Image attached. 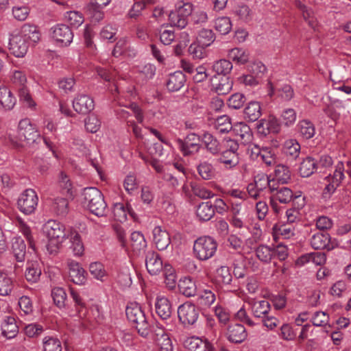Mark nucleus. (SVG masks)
<instances>
[{"instance_id": "58", "label": "nucleus", "mask_w": 351, "mask_h": 351, "mask_svg": "<svg viewBox=\"0 0 351 351\" xmlns=\"http://www.w3.org/2000/svg\"><path fill=\"white\" fill-rule=\"evenodd\" d=\"M295 5L302 12L304 19L308 22L312 28H315L316 19L314 17L313 12L300 1H295Z\"/></svg>"}, {"instance_id": "15", "label": "nucleus", "mask_w": 351, "mask_h": 351, "mask_svg": "<svg viewBox=\"0 0 351 351\" xmlns=\"http://www.w3.org/2000/svg\"><path fill=\"white\" fill-rule=\"evenodd\" d=\"M237 137V141L241 144L247 145L251 143L253 139L252 130L248 125L243 122H238L233 125L232 128Z\"/></svg>"}, {"instance_id": "55", "label": "nucleus", "mask_w": 351, "mask_h": 351, "mask_svg": "<svg viewBox=\"0 0 351 351\" xmlns=\"http://www.w3.org/2000/svg\"><path fill=\"white\" fill-rule=\"evenodd\" d=\"M292 86L288 84H281L276 90V96L283 101H289L294 97Z\"/></svg>"}, {"instance_id": "28", "label": "nucleus", "mask_w": 351, "mask_h": 351, "mask_svg": "<svg viewBox=\"0 0 351 351\" xmlns=\"http://www.w3.org/2000/svg\"><path fill=\"white\" fill-rule=\"evenodd\" d=\"M71 245L70 248L75 256L80 257L84 254V246L80 234L71 230L69 234Z\"/></svg>"}, {"instance_id": "2", "label": "nucleus", "mask_w": 351, "mask_h": 351, "mask_svg": "<svg viewBox=\"0 0 351 351\" xmlns=\"http://www.w3.org/2000/svg\"><path fill=\"white\" fill-rule=\"evenodd\" d=\"M43 230L49 240L47 248L51 252L56 250L69 238V233L66 232L64 225L56 220L47 221L44 224Z\"/></svg>"}, {"instance_id": "35", "label": "nucleus", "mask_w": 351, "mask_h": 351, "mask_svg": "<svg viewBox=\"0 0 351 351\" xmlns=\"http://www.w3.org/2000/svg\"><path fill=\"white\" fill-rule=\"evenodd\" d=\"M180 293L186 297L194 296L197 291L195 282L190 277L182 278L178 283Z\"/></svg>"}, {"instance_id": "27", "label": "nucleus", "mask_w": 351, "mask_h": 351, "mask_svg": "<svg viewBox=\"0 0 351 351\" xmlns=\"http://www.w3.org/2000/svg\"><path fill=\"white\" fill-rule=\"evenodd\" d=\"M326 261V256L325 253L321 252H311L301 256L298 263L302 265L312 263L315 265H322Z\"/></svg>"}, {"instance_id": "53", "label": "nucleus", "mask_w": 351, "mask_h": 351, "mask_svg": "<svg viewBox=\"0 0 351 351\" xmlns=\"http://www.w3.org/2000/svg\"><path fill=\"white\" fill-rule=\"evenodd\" d=\"M123 97L119 95L117 97V103L121 106H124L126 108H129L132 110L134 116L135 117L136 121L139 123H143L144 121V116L141 108L136 104H126L123 101Z\"/></svg>"}, {"instance_id": "30", "label": "nucleus", "mask_w": 351, "mask_h": 351, "mask_svg": "<svg viewBox=\"0 0 351 351\" xmlns=\"http://www.w3.org/2000/svg\"><path fill=\"white\" fill-rule=\"evenodd\" d=\"M215 215V208L210 202L200 203L196 209V215L200 221H208Z\"/></svg>"}, {"instance_id": "5", "label": "nucleus", "mask_w": 351, "mask_h": 351, "mask_svg": "<svg viewBox=\"0 0 351 351\" xmlns=\"http://www.w3.org/2000/svg\"><path fill=\"white\" fill-rule=\"evenodd\" d=\"M218 244L214 238L210 236L199 237L194 241L193 255L201 261H207L214 256Z\"/></svg>"}, {"instance_id": "37", "label": "nucleus", "mask_w": 351, "mask_h": 351, "mask_svg": "<svg viewBox=\"0 0 351 351\" xmlns=\"http://www.w3.org/2000/svg\"><path fill=\"white\" fill-rule=\"evenodd\" d=\"M261 106L258 101H250L244 109L245 118L250 121H255L261 116Z\"/></svg>"}, {"instance_id": "12", "label": "nucleus", "mask_w": 351, "mask_h": 351, "mask_svg": "<svg viewBox=\"0 0 351 351\" xmlns=\"http://www.w3.org/2000/svg\"><path fill=\"white\" fill-rule=\"evenodd\" d=\"M66 266L69 269V278L78 285H84L86 281V271L76 261L71 258L66 260Z\"/></svg>"}, {"instance_id": "29", "label": "nucleus", "mask_w": 351, "mask_h": 351, "mask_svg": "<svg viewBox=\"0 0 351 351\" xmlns=\"http://www.w3.org/2000/svg\"><path fill=\"white\" fill-rule=\"evenodd\" d=\"M273 198L282 204L289 203L293 198V191L288 187L275 185V189L271 192Z\"/></svg>"}, {"instance_id": "64", "label": "nucleus", "mask_w": 351, "mask_h": 351, "mask_svg": "<svg viewBox=\"0 0 351 351\" xmlns=\"http://www.w3.org/2000/svg\"><path fill=\"white\" fill-rule=\"evenodd\" d=\"M199 175L204 180H210L214 176V168L208 162H201L197 167Z\"/></svg>"}, {"instance_id": "40", "label": "nucleus", "mask_w": 351, "mask_h": 351, "mask_svg": "<svg viewBox=\"0 0 351 351\" xmlns=\"http://www.w3.org/2000/svg\"><path fill=\"white\" fill-rule=\"evenodd\" d=\"M228 56L230 60L237 64H244L250 58L249 53L242 48H234L230 49Z\"/></svg>"}, {"instance_id": "13", "label": "nucleus", "mask_w": 351, "mask_h": 351, "mask_svg": "<svg viewBox=\"0 0 351 351\" xmlns=\"http://www.w3.org/2000/svg\"><path fill=\"white\" fill-rule=\"evenodd\" d=\"M311 246L315 250H327L335 248V245L331 241L330 236L327 232H315L310 239Z\"/></svg>"}, {"instance_id": "17", "label": "nucleus", "mask_w": 351, "mask_h": 351, "mask_svg": "<svg viewBox=\"0 0 351 351\" xmlns=\"http://www.w3.org/2000/svg\"><path fill=\"white\" fill-rule=\"evenodd\" d=\"M251 308L252 313L255 317L265 316L270 310V304L265 300H257L253 298H248L246 300Z\"/></svg>"}, {"instance_id": "50", "label": "nucleus", "mask_w": 351, "mask_h": 351, "mask_svg": "<svg viewBox=\"0 0 351 351\" xmlns=\"http://www.w3.org/2000/svg\"><path fill=\"white\" fill-rule=\"evenodd\" d=\"M213 69L217 76H227L232 69V64L230 60L221 59L213 64Z\"/></svg>"}, {"instance_id": "63", "label": "nucleus", "mask_w": 351, "mask_h": 351, "mask_svg": "<svg viewBox=\"0 0 351 351\" xmlns=\"http://www.w3.org/2000/svg\"><path fill=\"white\" fill-rule=\"evenodd\" d=\"M65 21L74 27H78L84 22V17L79 12L69 11L64 15Z\"/></svg>"}, {"instance_id": "22", "label": "nucleus", "mask_w": 351, "mask_h": 351, "mask_svg": "<svg viewBox=\"0 0 351 351\" xmlns=\"http://www.w3.org/2000/svg\"><path fill=\"white\" fill-rule=\"evenodd\" d=\"M155 308L157 315L162 319L171 317L172 313L171 304L169 300L164 295H158L155 302Z\"/></svg>"}, {"instance_id": "11", "label": "nucleus", "mask_w": 351, "mask_h": 351, "mask_svg": "<svg viewBox=\"0 0 351 351\" xmlns=\"http://www.w3.org/2000/svg\"><path fill=\"white\" fill-rule=\"evenodd\" d=\"M51 36L60 46H68L73 41V34L68 25L59 24L51 28Z\"/></svg>"}, {"instance_id": "51", "label": "nucleus", "mask_w": 351, "mask_h": 351, "mask_svg": "<svg viewBox=\"0 0 351 351\" xmlns=\"http://www.w3.org/2000/svg\"><path fill=\"white\" fill-rule=\"evenodd\" d=\"M58 184L64 193H66L69 197L74 196L72 182L68 175L63 171H61L59 174Z\"/></svg>"}, {"instance_id": "49", "label": "nucleus", "mask_w": 351, "mask_h": 351, "mask_svg": "<svg viewBox=\"0 0 351 351\" xmlns=\"http://www.w3.org/2000/svg\"><path fill=\"white\" fill-rule=\"evenodd\" d=\"M90 274L97 280L104 282L107 276L104 265L100 262H93L89 265Z\"/></svg>"}, {"instance_id": "61", "label": "nucleus", "mask_w": 351, "mask_h": 351, "mask_svg": "<svg viewBox=\"0 0 351 351\" xmlns=\"http://www.w3.org/2000/svg\"><path fill=\"white\" fill-rule=\"evenodd\" d=\"M247 71L251 74L262 80L267 72V67L263 62L260 61H254L248 66Z\"/></svg>"}, {"instance_id": "33", "label": "nucleus", "mask_w": 351, "mask_h": 351, "mask_svg": "<svg viewBox=\"0 0 351 351\" xmlns=\"http://www.w3.org/2000/svg\"><path fill=\"white\" fill-rule=\"evenodd\" d=\"M19 33L29 43L35 44L40 40V34L37 27L32 25H24Z\"/></svg>"}, {"instance_id": "21", "label": "nucleus", "mask_w": 351, "mask_h": 351, "mask_svg": "<svg viewBox=\"0 0 351 351\" xmlns=\"http://www.w3.org/2000/svg\"><path fill=\"white\" fill-rule=\"evenodd\" d=\"M186 82L184 74L180 71L170 73L166 80L167 88L171 92L180 90Z\"/></svg>"}, {"instance_id": "32", "label": "nucleus", "mask_w": 351, "mask_h": 351, "mask_svg": "<svg viewBox=\"0 0 351 351\" xmlns=\"http://www.w3.org/2000/svg\"><path fill=\"white\" fill-rule=\"evenodd\" d=\"M12 247L14 256L18 262L25 261L26 245L21 237H14L12 241Z\"/></svg>"}, {"instance_id": "14", "label": "nucleus", "mask_w": 351, "mask_h": 351, "mask_svg": "<svg viewBox=\"0 0 351 351\" xmlns=\"http://www.w3.org/2000/svg\"><path fill=\"white\" fill-rule=\"evenodd\" d=\"M73 107L77 112L86 114L94 109L95 103L88 95L80 94L74 98Z\"/></svg>"}, {"instance_id": "45", "label": "nucleus", "mask_w": 351, "mask_h": 351, "mask_svg": "<svg viewBox=\"0 0 351 351\" xmlns=\"http://www.w3.org/2000/svg\"><path fill=\"white\" fill-rule=\"evenodd\" d=\"M253 184L261 192L269 188L271 193L275 189V185H276V183H274L272 180H269L266 174L257 175L254 178Z\"/></svg>"}, {"instance_id": "38", "label": "nucleus", "mask_w": 351, "mask_h": 351, "mask_svg": "<svg viewBox=\"0 0 351 351\" xmlns=\"http://www.w3.org/2000/svg\"><path fill=\"white\" fill-rule=\"evenodd\" d=\"M41 275V267L37 261L27 263L25 278L28 282L34 283L38 281Z\"/></svg>"}, {"instance_id": "46", "label": "nucleus", "mask_w": 351, "mask_h": 351, "mask_svg": "<svg viewBox=\"0 0 351 351\" xmlns=\"http://www.w3.org/2000/svg\"><path fill=\"white\" fill-rule=\"evenodd\" d=\"M178 147L184 156H191L197 154L201 148L200 143H192L183 142V140H178Z\"/></svg>"}, {"instance_id": "16", "label": "nucleus", "mask_w": 351, "mask_h": 351, "mask_svg": "<svg viewBox=\"0 0 351 351\" xmlns=\"http://www.w3.org/2000/svg\"><path fill=\"white\" fill-rule=\"evenodd\" d=\"M183 346L188 351H214L213 344L194 336L186 337Z\"/></svg>"}, {"instance_id": "54", "label": "nucleus", "mask_w": 351, "mask_h": 351, "mask_svg": "<svg viewBox=\"0 0 351 351\" xmlns=\"http://www.w3.org/2000/svg\"><path fill=\"white\" fill-rule=\"evenodd\" d=\"M44 351H62V343L57 337L47 336L43 339Z\"/></svg>"}, {"instance_id": "43", "label": "nucleus", "mask_w": 351, "mask_h": 351, "mask_svg": "<svg viewBox=\"0 0 351 351\" xmlns=\"http://www.w3.org/2000/svg\"><path fill=\"white\" fill-rule=\"evenodd\" d=\"M316 160L311 157H307L300 163L299 172L302 177L307 178L317 170Z\"/></svg>"}, {"instance_id": "4", "label": "nucleus", "mask_w": 351, "mask_h": 351, "mask_svg": "<svg viewBox=\"0 0 351 351\" xmlns=\"http://www.w3.org/2000/svg\"><path fill=\"white\" fill-rule=\"evenodd\" d=\"M125 314L138 334L143 337H147L150 332V326L141 305L136 302L129 303L125 309Z\"/></svg>"}, {"instance_id": "18", "label": "nucleus", "mask_w": 351, "mask_h": 351, "mask_svg": "<svg viewBox=\"0 0 351 351\" xmlns=\"http://www.w3.org/2000/svg\"><path fill=\"white\" fill-rule=\"evenodd\" d=\"M154 242L160 251L167 250L171 243V239L168 232L160 226H156L153 229Z\"/></svg>"}, {"instance_id": "57", "label": "nucleus", "mask_w": 351, "mask_h": 351, "mask_svg": "<svg viewBox=\"0 0 351 351\" xmlns=\"http://www.w3.org/2000/svg\"><path fill=\"white\" fill-rule=\"evenodd\" d=\"M215 39V34L211 29H202L198 33L197 43L207 47L214 42Z\"/></svg>"}, {"instance_id": "36", "label": "nucleus", "mask_w": 351, "mask_h": 351, "mask_svg": "<svg viewBox=\"0 0 351 351\" xmlns=\"http://www.w3.org/2000/svg\"><path fill=\"white\" fill-rule=\"evenodd\" d=\"M291 180V172L288 167L278 165L275 167L274 176L272 179L274 183L287 184Z\"/></svg>"}, {"instance_id": "19", "label": "nucleus", "mask_w": 351, "mask_h": 351, "mask_svg": "<svg viewBox=\"0 0 351 351\" xmlns=\"http://www.w3.org/2000/svg\"><path fill=\"white\" fill-rule=\"evenodd\" d=\"M145 266L151 275H157L162 270L163 263L157 253L151 251L146 254Z\"/></svg>"}, {"instance_id": "41", "label": "nucleus", "mask_w": 351, "mask_h": 351, "mask_svg": "<svg viewBox=\"0 0 351 351\" xmlns=\"http://www.w3.org/2000/svg\"><path fill=\"white\" fill-rule=\"evenodd\" d=\"M130 242L132 250L135 252L144 251L147 247V241L144 235L138 231L132 232L130 235Z\"/></svg>"}, {"instance_id": "47", "label": "nucleus", "mask_w": 351, "mask_h": 351, "mask_svg": "<svg viewBox=\"0 0 351 351\" xmlns=\"http://www.w3.org/2000/svg\"><path fill=\"white\" fill-rule=\"evenodd\" d=\"M213 126L217 132L225 134L232 130L233 125L228 116L222 115L215 119Z\"/></svg>"}, {"instance_id": "44", "label": "nucleus", "mask_w": 351, "mask_h": 351, "mask_svg": "<svg viewBox=\"0 0 351 351\" xmlns=\"http://www.w3.org/2000/svg\"><path fill=\"white\" fill-rule=\"evenodd\" d=\"M218 161L223 163L226 168L232 169L236 167L239 162V154H232V152L224 150L221 152Z\"/></svg>"}, {"instance_id": "31", "label": "nucleus", "mask_w": 351, "mask_h": 351, "mask_svg": "<svg viewBox=\"0 0 351 351\" xmlns=\"http://www.w3.org/2000/svg\"><path fill=\"white\" fill-rule=\"evenodd\" d=\"M282 151L288 160H294L300 155V145L295 139H289L284 143Z\"/></svg>"}, {"instance_id": "8", "label": "nucleus", "mask_w": 351, "mask_h": 351, "mask_svg": "<svg viewBox=\"0 0 351 351\" xmlns=\"http://www.w3.org/2000/svg\"><path fill=\"white\" fill-rule=\"evenodd\" d=\"M38 204V197L36 192L32 189L23 191L17 200L19 210L25 215L34 213Z\"/></svg>"}, {"instance_id": "25", "label": "nucleus", "mask_w": 351, "mask_h": 351, "mask_svg": "<svg viewBox=\"0 0 351 351\" xmlns=\"http://www.w3.org/2000/svg\"><path fill=\"white\" fill-rule=\"evenodd\" d=\"M1 326L2 335L7 339L14 338L18 334L19 328L14 317H5Z\"/></svg>"}, {"instance_id": "62", "label": "nucleus", "mask_w": 351, "mask_h": 351, "mask_svg": "<svg viewBox=\"0 0 351 351\" xmlns=\"http://www.w3.org/2000/svg\"><path fill=\"white\" fill-rule=\"evenodd\" d=\"M233 12L239 19L245 22H248L252 19V12L246 5L243 4L236 6Z\"/></svg>"}, {"instance_id": "9", "label": "nucleus", "mask_w": 351, "mask_h": 351, "mask_svg": "<svg viewBox=\"0 0 351 351\" xmlns=\"http://www.w3.org/2000/svg\"><path fill=\"white\" fill-rule=\"evenodd\" d=\"M199 314L198 308L191 302H185L178 308L179 320L185 326L195 324L198 319Z\"/></svg>"}, {"instance_id": "6", "label": "nucleus", "mask_w": 351, "mask_h": 351, "mask_svg": "<svg viewBox=\"0 0 351 351\" xmlns=\"http://www.w3.org/2000/svg\"><path fill=\"white\" fill-rule=\"evenodd\" d=\"M10 79L12 84L18 89L20 101L29 108H34L36 103L27 87L26 74L21 70H11L10 71Z\"/></svg>"}, {"instance_id": "52", "label": "nucleus", "mask_w": 351, "mask_h": 351, "mask_svg": "<svg viewBox=\"0 0 351 351\" xmlns=\"http://www.w3.org/2000/svg\"><path fill=\"white\" fill-rule=\"evenodd\" d=\"M300 134L305 139L313 137L315 129L312 122L308 120H302L298 123Z\"/></svg>"}, {"instance_id": "1", "label": "nucleus", "mask_w": 351, "mask_h": 351, "mask_svg": "<svg viewBox=\"0 0 351 351\" xmlns=\"http://www.w3.org/2000/svg\"><path fill=\"white\" fill-rule=\"evenodd\" d=\"M40 138V133L29 119H23L19 123L17 134H10L11 143L16 147L34 145Z\"/></svg>"}, {"instance_id": "10", "label": "nucleus", "mask_w": 351, "mask_h": 351, "mask_svg": "<svg viewBox=\"0 0 351 351\" xmlns=\"http://www.w3.org/2000/svg\"><path fill=\"white\" fill-rule=\"evenodd\" d=\"M29 43L19 33H13L10 38L9 49L16 58L24 57L29 48Z\"/></svg>"}, {"instance_id": "26", "label": "nucleus", "mask_w": 351, "mask_h": 351, "mask_svg": "<svg viewBox=\"0 0 351 351\" xmlns=\"http://www.w3.org/2000/svg\"><path fill=\"white\" fill-rule=\"evenodd\" d=\"M202 142L210 154L216 156L221 152L220 143L210 133L205 132L202 136Z\"/></svg>"}, {"instance_id": "39", "label": "nucleus", "mask_w": 351, "mask_h": 351, "mask_svg": "<svg viewBox=\"0 0 351 351\" xmlns=\"http://www.w3.org/2000/svg\"><path fill=\"white\" fill-rule=\"evenodd\" d=\"M13 287L12 278L7 272L0 270V295H9L12 293Z\"/></svg>"}, {"instance_id": "59", "label": "nucleus", "mask_w": 351, "mask_h": 351, "mask_svg": "<svg viewBox=\"0 0 351 351\" xmlns=\"http://www.w3.org/2000/svg\"><path fill=\"white\" fill-rule=\"evenodd\" d=\"M51 296L54 304L60 308L65 306L66 300V293L65 290L62 287H55L52 289Z\"/></svg>"}, {"instance_id": "7", "label": "nucleus", "mask_w": 351, "mask_h": 351, "mask_svg": "<svg viewBox=\"0 0 351 351\" xmlns=\"http://www.w3.org/2000/svg\"><path fill=\"white\" fill-rule=\"evenodd\" d=\"M345 167L342 162H339L332 174L330 173L324 178L325 187L323 191V197L325 199L330 197L335 192L337 188L340 185L344 179Z\"/></svg>"}, {"instance_id": "24", "label": "nucleus", "mask_w": 351, "mask_h": 351, "mask_svg": "<svg viewBox=\"0 0 351 351\" xmlns=\"http://www.w3.org/2000/svg\"><path fill=\"white\" fill-rule=\"evenodd\" d=\"M212 87L218 95H226L232 88V82L228 76H214L212 79Z\"/></svg>"}, {"instance_id": "60", "label": "nucleus", "mask_w": 351, "mask_h": 351, "mask_svg": "<svg viewBox=\"0 0 351 351\" xmlns=\"http://www.w3.org/2000/svg\"><path fill=\"white\" fill-rule=\"evenodd\" d=\"M216 300V296L215 293L208 289H205L202 291L197 297V303L199 305L204 306H209Z\"/></svg>"}, {"instance_id": "42", "label": "nucleus", "mask_w": 351, "mask_h": 351, "mask_svg": "<svg viewBox=\"0 0 351 351\" xmlns=\"http://www.w3.org/2000/svg\"><path fill=\"white\" fill-rule=\"evenodd\" d=\"M215 281L217 284L229 285L232 281V276L228 267L221 266L215 273Z\"/></svg>"}, {"instance_id": "56", "label": "nucleus", "mask_w": 351, "mask_h": 351, "mask_svg": "<svg viewBox=\"0 0 351 351\" xmlns=\"http://www.w3.org/2000/svg\"><path fill=\"white\" fill-rule=\"evenodd\" d=\"M230 19L227 16L218 17L215 21V28L221 34L226 35L232 29Z\"/></svg>"}, {"instance_id": "23", "label": "nucleus", "mask_w": 351, "mask_h": 351, "mask_svg": "<svg viewBox=\"0 0 351 351\" xmlns=\"http://www.w3.org/2000/svg\"><path fill=\"white\" fill-rule=\"evenodd\" d=\"M227 338L232 343H241L247 337L245 328L239 324L230 325L227 330Z\"/></svg>"}, {"instance_id": "48", "label": "nucleus", "mask_w": 351, "mask_h": 351, "mask_svg": "<svg viewBox=\"0 0 351 351\" xmlns=\"http://www.w3.org/2000/svg\"><path fill=\"white\" fill-rule=\"evenodd\" d=\"M297 120V112L292 108H287L282 110L280 115V123L287 126L290 127L295 124Z\"/></svg>"}, {"instance_id": "3", "label": "nucleus", "mask_w": 351, "mask_h": 351, "mask_svg": "<svg viewBox=\"0 0 351 351\" xmlns=\"http://www.w3.org/2000/svg\"><path fill=\"white\" fill-rule=\"evenodd\" d=\"M84 204L88 210L97 217L107 214V204L102 193L95 187H87L83 191Z\"/></svg>"}, {"instance_id": "34", "label": "nucleus", "mask_w": 351, "mask_h": 351, "mask_svg": "<svg viewBox=\"0 0 351 351\" xmlns=\"http://www.w3.org/2000/svg\"><path fill=\"white\" fill-rule=\"evenodd\" d=\"M16 99L9 88L0 86V105L5 110H11L16 104Z\"/></svg>"}, {"instance_id": "20", "label": "nucleus", "mask_w": 351, "mask_h": 351, "mask_svg": "<svg viewBox=\"0 0 351 351\" xmlns=\"http://www.w3.org/2000/svg\"><path fill=\"white\" fill-rule=\"evenodd\" d=\"M113 214L115 219L119 222H124L129 215L134 221L137 220L136 214L128 204L125 205L123 203H116L113 207Z\"/></svg>"}]
</instances>
